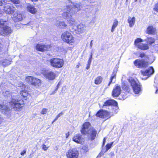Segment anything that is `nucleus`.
I'll return each mask as SVG.
<instances>
[{
	"instance_id": "nucleus-32",
	"label": "nucleus",
	"mask_w": 158,
	"mask_h": 158,
	"mask_svg": "<svg viewBox=\"0 0 158 158\" xmlns=\"http://www.w3.org/2000/svg\"><path fill=\"white\" fill-rule=\"evenodd\" d=\"M71 15L69 13L67 12H64L62 14V16L65 19L67 20H69V18Z\"/></svg>"
},
{
	"instance_id": "nucleus-22",
	"label": "nucleus",
	"mask_w": 158,
	"mask_h": 158,
	"mask_svg": "<svg viewBox=\"0 0 158 158\" xmlns=\"http://www.w3.org/2000/svg\"><path fill=\"white\" fill-rule=\"evenodd\" d=\"M155 29L152 26H148L147 30L146 32L149 34H154L155 32Z\"/></svg>"
},
{
	"instance_id": "nucleus-50",
	"label": "nucleus",
	"mask_w": 158,
	"mask_h": 158,
	"mask_svg": "<svg viewBox=\"0 0 158 158\" xmlns=\"http://www.w3.org/2000/svg\"><path fill=\"white\" fill-rule=\"evenodd\" d=\"M63 114V113L62 112H61L57 116L58 117V118H59Z\"/></svg>"
},
{
	"instance_id": "nucleus-49",
	"label": "nucleus",
	"mask_w": 158,
	"mask_h": 158,
	"mask_svg": "<svg viewBox=\"0 0 158 158\" xmlns=\"http://www.w3.org/2000/svg\"><path fill=\"white\" fill-rule=\"evenodd\" d=\"M106 140V138H104L103 140V143H102V147L103 146L105 145V143Z\"/></svg>"
},
{
	"instance_id": "nucleus-14",
	"label": "nucleus",
	"mask_w": 158,
	"mask_h": 158,
	"mask_svg": "<svg viewBox=\"0 0 158 158\" xmlns=\"http://www.w3.org/2000/svg\"><path fill=\"white\" fill-rule=\"evenodd\" d=\"M117 71V69L116 68H114L111 74V76L110 79V81L108 83L107 88L109 87L111 83H114L115 82V79L116 77V74Z\"/></svg>"
},
{
	"instance_id": "nucleus-2",
	"label": "nucleus",
	"mask_w": 158,
	"mask_h": 158,
	"mask_svg": "<svg viewBox=\"0 0 158 158\" xmlns=\"http://www.w3.org/2000/svg\"><path fill=\"white\" fill-rule=\"evenodd\" d=\"M81 132L83 135H88L89 138L91 140L95 139L97 134L96 131L91 127V124L89 122H86L84 123L81 130Z\"/></svg>"
},
{
	"instance_id": "nucleus-44",
	"label": "nucleus",
	"mask_w": 158,
	"mask_h": 158,
	"mask_svg": "<svg viewBox=\"0 0 158 158\" xmlns=\"http://www.w3.org/2000/svg\"><path fill=\"white\" fill-rule=\"evenodd\" d=\"M48 111V110L45 108L43 109L42 111L41 112V113L42 114H46Z\"/></svg>"
},
{
	"instance_id": "nucleus-53",
	"label": "nucleus",
	"mask_w": 158,
	"mask_h": 158,
	"mask_svg": "<svg viewBox=\"0 0 158 158\" xmlns=\"http://www.w3.org/2000/svg\"><path fill=\"white\" fill-rule=\"evenodd\" d=\"M87 1L89 3H91L94 2V0H87Z\"/></svg>"
},
{
	"instance_id": "nucleus-3",
	"label": "nucleus",
	"mask_w": 158,
	"mask_h": 158,
	"mask_svg": "<svg viewBox=\"0 0 158 158\" xmlns=\"http://www.w3.org/2000/svg\"><path fill=\"white\" fill-rule=\"evenodd\" d=\"M111 106L112 110V111H109L108 112H111V113L113 114H115L118 112V103L117 102L113 100H108L106 101L103 105L102 107L107 108V106Z\"/></svg>"
},
{
	"instance_id": "nucleus-47",
	"label": "nucleus",
	"mask_w": 158,
	"mask_h": 158,
	"mask_svg": "<svg viewBox=\"0 0 158 158\" xmlns=\"http://www.w3.org/2000/svg\"><path fill=\"white\" fill-rule=\"evenodd\" d=\"M26 149H24L23 152H21L20 154L22 156H24L26 154Z\"/></svg>"
},
{
	"instance_id": "nucleus-34",
	"label": "nucleus",
	"mask_w": 158,
	"mask_h": 158,
	"mask_svg": "<svg viewBox=\"0 0 158 158\" xmlns=\"http://www.w3.org/2000/svg\"><path fill=\"white\" fill-rule=\"evenodd\" d=\"M122 88L124 91L128 93L130 91V89L128 86L125 83H122Z\"/></svg>"
},
{
	"instance_id": "nucleus-59",
	"label": "nucleus",
	"mask_w": 158,
	"mask_h": 158,
	"mask_svg": "<svg viewBox=\"0 0 158 158\" xmlns=\"http://www.w3.org/2000/svg\"><path fill=\"white\" fill-rule=\"evenodd\" d=\"M158 92V88H157L156 90V91L155 92V93L156 94H157Z\"/></svg>"
},
{
	"instance_id": "nucleus-9",
	"label": "nucleus",
	"mask_w": 158,
	"mask_h": 158,
	"mask_svg": "<svg viewBox=\"0 0 158 158\" xmlns=\"http://www.w3.org/2000/svg\"><path fill=\"white\" fill-rule=\"evenodd\" d=\"M74 28L72 26V28H70V30L72 32H74L77 30L78 32H80V33H84L85 31L86 26L84 24H80L78 26L74 25L73 26Z\"/></svg>"
},
{
	"instance_id": "nucleus-19",
	"label": "nucleus",
	"mask_w": 158,
	"mask_h": 158,
	"mask_svg": "<svg viewBox=\"0 0 158 158\" xmlns=\"http://www.w3.org/2000/svg\"><path fill=\"white\" fill-rule=\"evenodd\" d=\"M121 92V89L120 87L119 86L116 85L112 91V95L113 97L118 96L120 94Z\"/></svg>"
},
{
	"instance_id": "nucleus-55",
	"label": "nucleus",
	"mask_w": 158,
	"mask_h": 158,
	"mask_svg": "<svg viewBox=\"0 0 158 158\" xmlns=\"http://www.w3.org/2000/svg\"><path fill=\"white\" fill-rule=\"evenodd\" d=\"M69 135V132H68L66 134V138H67Z\"/></svg>"
},
{
	"instance_id": "nucleus-52",
	"label": "nucleus",
	"mask_w": 158,
	"mask_h": 158,
	"mask_svg": "<svg viewBox=\"0 0 158 158\" xmlns=\"http://www.w3.org/2000/svg\"><path fill=\"white\" fill-rule=\"evenodd\" d=\"M92 56H93V53L92 52H91L90 54V56L89 57V59L92 60V58H93Z\"/></svg>"
},
{
	"instance_id": "nucleus-10",
	"label": "nucleus",
	"mask_w": 158,
	"mask_h": 158,
	"mask_svg": "<svg viewBox=\"0 0 158 158\" xmlns=\"http://www.w3.org/2000/svg\"><path fill=\"white\" fill-rule=\"evenodd\" d=\"M96 116L101 118L108 117L109 118L113 116V114L111 113V112H108L107 111L101 110L97 112Z\"/></svg>"
},
{
	"instance_id": "nucleus-7",
	"label": "nucleus",
	"mask_w": 158,
	"mask_h": 158,
	"mask_svg": "<svg viewBox=\"0 0 158 158\" xmlns=\"http://www.w3.org/2000/svg\"><path fill=\"white\" fill-rule=\"evenodd\" d=\"M134 64L139 68H145L148 65V60L146 59L136 60L134 62Z\"/></svg>"
},
{
	"instance_id": "nucleus-24",
	"label": "nucleus",
	"mask_w": 158,
	"mask_h": 158,
	"mask_svg": "<svg viewBox=\"0 0 158 158\" xmlns=\"http://www.w3.org/2000/svg\"><path fill=\"white\" fill-rule=\"evenodd\" d=\"M56 24V25L59 26L60 27L63 29L65 28L67 26V25L64 22L57 21Z\"/></svg>"
},
{
	"instance_id": "nucleus-17",
	"label": "nucleus",
	"mask_w": 158,
	"mask_h": 158,
	"mask_svg": "<svg viewBox=\"0 0 158 158\" xmlns=\"http://www.w3.org/2000/svg\"><path fill=\"white\" fill-rule=\"evenodd\" d=\"M154 72V70L152 67H149L145 71H141L142 75L143 76H148V77L153 74Z\"/></svg>"
},
{
	"instance_id": "nucleus-1",
	"label": "nucleus",
	"mask_w": 158,
	"mask_h": 158,
	"mask_svg": "<svg viewBox=\"0 0 158 158\" xmlns=\"http://www.w3.org/2000/svg\"><path fill=\"white\" fill-rule=\"evenodd\" d=\"M3 95L6 97L8 99H10L9 102L11 109L8 107L4 103L0 104V112L5 115L6 118H10L11 113V109H14L15 110H18L24 106V102L21 99L18 100V98L15 93L6 91L3 93Z\"/></svg>"
},
{
	"instance_id": "nucleus-58",
	"label": "nucleus",
	"mask_w": 158,
	"mask_h": 158,
	"mask_svg": "<svg viewBox=\"0 0 158 158\" xmlns=\"http://www.w3.org/2000/svg\"><path fill=\"white\" fill-rule=\"evenodd\" d=\"M2 121L3 118L0 115V124L2 122Z\"/></svg>"
},
{
	"instance_id": "nucleus-12",
	"label": "nucleus",
	"mask_w": 158,
	"mask_h": 158,
	"mask_svg": "<svg viewBox=\"0 0 158 158\" xmlns=\"http://www.w3.org/2000/svg\"><path fill=\"white\" fill-rule=\"evenodd\" d=\"M11 32V28L7 26H4L0 29V34L3 36L10 35Z\"/></svg>"
},
{
	"instance_id": "nucleus-4",
	"label": "nucleus",
	"mask_w": 158,
	"mask_h": 158,
	"mask_svg": "<svg viewBox=\"0 0 158 158\" xmlns=\"http://www.w3.org/2000/svg\"><path fill=\"white\" fill-rule=\"evenodd\" d=\"M69 2L70 4L67 6L66 9L68 11L72 13L73 14L77 12L82 8V4L80 2L72 3L70 1Z\"/></svg>"
},
{
	"instance_id": "nucleus-6",
	"label": "nucleus",
	"mask_w": 158,
	"mask_h": 158,
	"mask_svg": "<svg viewBox=\"0 0 158 158\" xmlns=\"http://www.w3.org/2000/svg\"><path fill=\"white\" fill-rule=\"evenodd\" d=\"M128 81L130 82L135 94H137L139 93L141 91V88L139 82L138 81H135L131 77L129 78Z\"/></svg>"
},
{
	"instance_id": "nucleus-33",
	"label": "nucleus",
	"mask_w": 158,
	"mask_h": 158,
	"mask_svg": "<svg viewBox=\"0 0 158 158\" xmlns=\"http://www.w3.org/2000/svg\"><path fill=\"white\" fill-rule=\"evenodd\" d=\"M23 19V17L20 14H18L15 17L14 20L15 22H18L22 20Z\"/></svg>"
},
{
	"instance_id": "nucleus-28",
	"label": "nucleus",
	"mask_w": 158,
	"mask_h": 158,
	"mask_svg": "<svg viewBox=\"0 0 158 158\" xmlns=\"http://www.w3.org/2000/svg\"><path fill=\"white\" fill-rule=\"evenodd\" d=\"M34 78L33 77L31 76L27 77L25 79V81L28 84L32 85V84L33 83Z\"/></svg>"
},
{
	"instance_id": "nucleus-45",
	"label": "nucleus",
	"mask_w": 158,
	"mask_h": 158,
	"mask_svg": "<svg viewBox=\"0 0 158 158\" xmlns=\"http://www.w3.org/2000/svg\"><path fill=\"white\" fill-rule=\"evenodd\" d=\"M153 9L155 11L158 12V2L155 4V7Z\"/></svg>"
},
{
	"instance_id": "nucleus-41",
	"label": "nucleus",
	"mask_w": 158,
	"mask_h": 158,
	"mask_svg": "<svg viewBox=\"0 0 158 158\" xmlns=\"http://www.w3.org/2000/svg\"><path fill=\"white\" fill-rule=\"evenodd\" d=\"M17 86V85H16ZM17 86L21 87H25V85L22 83V82H19L17 85Z\"/></svg>"
},
{
	"instance_id": "nucleus-8",
	"label": "nucleus",
	"mask_w": 158,
	"mask_h": 158,
	"mask_svg": "<svg viewBox=\"0 0 158 158\" xmlns=\"http://www.w3.org/2000/svg\"><path fill=\"white\" fill-rule=\"evenodd\" d=\"M61 37L63 41L69 44L72 43L74 41V40L71 34L68 31L63 33Z\"/></svg>"
},
{
	"instance_id": "nucleus-26",
	"label": "nucleus",
	"mask_w": 158,
	"mask_h": 158,
	"mask_svg": "<svg viewBox=\"0 0 158 158\" xmlns=\"http://www.w3.org/2000/svg\"><path fill=\"white\" fill-rule=\"evenodd\" d=\"M0 64H1L3 66H6L10 64V61L6 59H3L0 61Z\"/></svg>"
},
{
	"instance_id": "nucleus-38",
	"label": "nucleus",
	"mask_w": 158,
	"mask_h": 158,
	"mask_svg": "<svg viewBox=\"0 0 158 158\" xmlns=\"http://www.w3.org/2000/svg\"><path fill=\"white\" fill-rule=\"evenodd\" d=\"M139 56L141 58L144 57L145 58V59H146L147 60H148V56L143 53H140L139 54Z\"/></svg>"
},
{
	"instance_id": "nucleus-27",
	"label": "nucleus",
	"mask_w": 158,
	"mask_h": 158,
	"mask_svg": "<svg viewBox=\"0 0 158 158\" xmlns=\"http://www.w3.org/2000/svg\"><path fill=\"white\" fill-rule=\"evenodd\" d=\"M93 9L92 8H88L85 9L86 15L89 17V16H92L94 14L93 12Z\"/></svg>"
},
{
	"instance_id": "nucleus-43",
	"label": "nucleus",
	"mask_w": 158,
	"mask_h": 158,
	"mask_svg": "<svg viewBox=\"0 0 158 158\" xmlns=\"http://www.w3.org/2000/svg\"><path fill=\"white\" fill-rule=\"evenodd\" d=\"M108 150L106 148H103L102 151H101V152L100 153V154H102V155L104 154V153L106 152Z\"/></svg>"
},
{
	"instance_id": "nucleus-37",
	"label": "nucleus",
	"mask_w": 158,
	"mask_h": 158,
	"mask_svg": "<svg viewBox=\"0 0 158 158\" xmlns=\"http://www.w3.org/2000/svg\"><path fill=\"white\" fill-rule=\"evenodd\" d=\"M20 94L24 97H27L28 95V93L26 91L23 90L20 92Z\"/></svg>"
},
{
	"instance_id": "nucleus-42",
	"label": "nucleus",
	"mask_w": 158,
	"mask_h": 158,
	"mask_svg": "<svg viewBox=\"0 0 158 158\" xmlns=\"http://www.w3.org/2000/svg\"><path fill=\"white\" fill-rule=\"evenodd\" d=\"M11 2L15 4H18L20 3V1L19 0H10Z\"/></svg>"
},
{
	"instance_id": "nucleus-51",
	"label": "nucleus",
	"mask_w": 158,
	"mask_h": 158,
	"mask_svg": "<svg viewBox=\"0 0 158 158\" xmlns=\"http://www.w3.org/2000/svg\"><path fill=\"white\" fill-rule=\"evenodd\" d=\"M93 40H92L91 42H90V48H91L92 47V46H93V43H92V42L93 41Z\"/></svg>"
},
{
	"instance_id": "nucleus-23",
	"label": "nucleus",
	"mask_w": 158,
	"mask_h": 158,
	"mask_svg": "<svg viewBox=\"0 0 158 158\" xmlns=\"http://www.w3.org/2000/svg\"><path fill=\"white\" fill-rule=\"evenodd\" d=\"M70 19H69V20H67L68 22L69 23V24H70V26H71V27L70 28H72V27H73H73L74 25H76L75 24L76 23V22H75V19L72 18L71 15V17L69 18Z\"/></svg>"
},
{
	"instance_id": "nucleus-56",
	"label": "nucleus",
	"mask_w": 158,
	"mask_h": 158,
	"mask_svg": "<svg viewBox=\"0 0 158 158\" xmlns=\"http://www.w3.org/2000/svg\"><path fill=\"white\" fill-rule=\"evenodd\" d=\"M90 65V64L89 65V64L88 63L87 67H86V69H88L89 68Z\"/></svg>"
},
{
	"instance_id": "nucleus-64",
	"label": "nucleus",
	"mask_w": 158,
	"mask_h": 158,
	"mask_svg": "<svg viewBox=\"0 0 158 158\" xmlns=\"http://www.w3.org/2000/svg\"><path fill=\"white\" fill-rule=\"evenodd\" d=\"M128 0H126V2H127V1Z\"/></svg>"
},
{
	"instance_id": "nucleus-48",
	"label": "nucleus",
	"mask_w": 158,
	"mask_h": 158,
	"mask_svg": "<svg viewBox=\"0 0 158 158\" xmlns=\"http://www.w3.org/2000/svg\"><path fill=\"white\" fill-rule=\"evenodd\" d=\"M2 4H3V2H2L1 1H0V6H2ZM2 15V12L0 10V16H1Z\"/></svg>"
},
{
	"instance_id": "nucleus-30",
	"label": "nucleus",
	"mask_w": 158,
	"mask_h": 158,
	"mask_svg": "<svg viewBox=\"0 0 158 158\" xmlns=\"http://www.w3.org/2000/svg\"><path fill=\"white\" fill-rule=\"evenodd\" d=\"M102 80V78L101 76H98L96 78L94 81V83L96 85L101 83Z\"/></svg>"
},
{
	"instance_id": "nucleus-20",
	"label": "nucleus",
	"mask_w": 158,
	"mask_h": 158,
	"mask_svg": "<svg viewBox=\"0 0 158 158\" xmlns=\"http://www.w3.org/2000/svg\"><path fill=\"white\" fill-rule=\"evenodd\" d=\"M27 10L32 14H35L37 12L36 9L33 6L30 4H28L27 7Z\"/></svg>"
},
{
	"instance_id": "nucleus-62",
	"label": "nucleus",
	"mask_w": 158,
	"mask_h": 158,
	"mask_svg": "<svg viewBox=\"0 0 158 158\" xmlns=\"http://www.w3.org/2000/svg\"><path fill=\"white\" fill-rule=\"evenodd\" d=\"M102 155V154H100V153L99 154V155L100 156H101Z\"/></svg>"
},
{
	"instance_id": "nucleus-5",
	"label": "nucleus",
	"mask_w": 158,
	"mask_h": 158,
	"mask_svg": "<svg viewBox=\"0 0 158 158\" xmlns=\"http://www.w3.org/2000/svg\"><path fill=\"white\" fill-rule=\"evenodd\" d=\"M51 66L56 68L62 67L64 65V61L62 59L57 58H53L49 60Z\"/></svg>"
},
{
	"instance_id": "nucleus-21",
	"label": "nucleus",
	"mask_w": 158,
	"mask_h": 158,
	"mask_svg": "<svg viewBox=\"0 0 158 158\" xmlns=\"http://www.w3.org/2000/svg\"><path fill=\"white\" fill-rule=\"evenodd\" d=\"M135 17L132 18L129 17L128 19V22L129 24V26L130 27H132L134 25L135 23Z\"/></svg>"
},
{
	"instance_id": "nucleus-16",
	"label": "nucleus",
	"mask_w": 158,
	"mask_h": 158,
	"mask_svg": "<svg viewBox=\"0 0 158 158\" xmlns=\"http://www.w3.org/2000/svg\"><path fill=\"white\" fill-rule=\"evenodd\" d=\"M50 48V45H45L41 44H38L36 46V48L38 51L43 52L48 50Z\"/></svg>"
},
{
	"instance_id": "nucleus-36",
	"label": "nucleus",
	"mask_w": 158,
	"mask_h": 158,
	"mask_svg": "<svg viewBox=\"0 0 158 158\" xmlns=\"http://www.w3.org/2000/svg\"><path fill=\"white\" fill-rule=\"evenodd\" d=\"M142 41V40L140 38H138L135 40L134 42L135 44L137 47H138L139 44L141 43L140 42H141Z\"/></svg>"
},
{
	"instance_id": "nucleus-11",
	"label": "nucleus",
	"mask_w": 158,
	"mask_h": 158,
	"mask_svg": "<svg viewBox=\"0 0 158 158\" xmlns=\"http://www.w3.org/2000/svg\"><path fill=\"white\" fill-rule=\"evenodd\" d=\"M78 155V151L75 148L69 150L66 153V156L68 158H77Z\"/></svg>"
},
{
	"instance_id": "nucleus-46",
	"label": "nucleus",
	"mask_w": 158,
	"mask_h": 158,
	"mask_svg": "<svg viewBox=\"0 0 158 158\" xmlns=\"http://www.w3.org/2000/svg\"><path fill=\"white\" fill-rule=\"evenodd\" d=\"M48 148L46 147V146L44 144H43L42 148L44 150L46 151L47 149Z\"/></svg>"
},
{
	"instance_id": "nucleus-31",
	"label": "nucleus",
	"mask_w": 158,
	"mask_h": 158,
	"mask_svg": "<svg viewBox=\"0 0 158 158\" xmlns=\"http://www.w3.org/2000/svg\"><path fill=\"white\" fill-rule=\"evenodd\" d=\"M145 40L149 45H152V44L155 42V39L151 37H148Z\"/></svg>"
},
{
	"instance_id": "nucleus-29",
	"label": "nucleus",
	"mask_w": 158,
	"mask_h": 158,
	"mask_svg": "<svg viewBox=\"0 0 158 158\" xmlns=\"http://www.w3.org/2000/svg\"><path fill=\"white\" fill-rule=\"evenodd\" d=\"M40 83L41 81L40 79L34 78L33 79V83L32 85L35 86H39L40 85Z\"/></svg>"
},
{
	"instance_id": "nucleus-57",
	"label": "nucleus",
	"mask_w": 158,
	"mask_h": 158,
	"mask_svg": "<svg viewBox=\"0 0 158 158\" xmlns=\"http://www.w3.org/2000/svg\"><path fill=\"white\" fill-rule=\"evenodd\" d=\"M91 61H92V60L89 59V60H88V63L89 64V65L91 64Z\"/></svg>"
},
{
	"instance_id": "nucleus-25",
	"label": "nucleus",
	"mask_w": 158,
	"mask_h": 158,
	"mask_svg": "<svg viewBox=\"0 0 158 158\" xmlns=\"http://www.w3.org/2000/svg\"><path fill=\"white\" fill-rule=\"evenodd\" d=\"M137 47L142 50H146L149 48V47L147 44H143L142 43H139Z\"/></svg>"
},
{
	"instance_id": "nucleus-35",
	"label": "nucleus",
	"mask_w": 158,
	"mask_h": 158,
	"mask_svg": "<svg viewBox=\"0 0 158 158\" xmlns=\"http://www.w3.org/2000/svg\"><path fill=\"white\" fill-rule=\"evenodd\" d=\"M118 24V21L116 19L114 20V22L113 23L112 26V29L111 30V31L113 32L114 30V29L117 26Z\"/></svg>"
},
{
	"instance_id": "nucleus-39",
	"label": "nucleus",
	"mask_w": 158,
	"mask_h": 158,
	"mask_svg": "<svg viewBox=\"0 0 158 158\" xmlns=\"http://www.w3.org/2000/svg\"><path fill=\"white\" fill-rule=\"evenodd\" d=\"M114 143L113 142H112L110 143H108L106 145V148L108 150L110 149L112 146L113 143Z\"/></svg>"
},
{
	"instance_id": "nucleus-63",
	"label": "nucleus",
	"mask_w": 158,
	"mask_h": 158,
	"mask_svg": "<svg viewBox=\"0 0 158 158\" xmlns=\"http://www.w3.org/2000/svg\"><path fill=\"white\" fill-rule=\"evenodd\" d=\"M135 0V2H137V1L138 0Z\"/></svg>"
},
{
	"instance_id": "nucleus-61",
	"label": "nucleus",
	"mask_w": 158,
	"mask_h": 158,
	"mask_svg": "<svg viewBox=\"0 0 158 158\" xmlns=\"http://www.w3.org/2000/svg\"><path fill=\"white\" fill-rule=\"evenodd\" d=\"M58 85H59V84L57 85V88L55 90V91H56L58 88Z\"/></svg>"
},
{
	"instance_id": "nucleus-13",
	"label": "nucleus",
	"mask_w": 158,
	"mask_h": 158,
	"mask_svg": "<svg viewBox=\"0 0 158 158\" xmlns=\"http://www.w3.org/2000/svg\"><path fill=\"white\" fill-rule=\"evenodd\" d=\"M44 75L46 79L50 80H53L55 79L56 74L52 71H47L44 73Z\"/></svg>"
},
{
	"instance_id": "nucleus-54",
	"label": "nucleus",
	"mask_w": 158,
	"mask_h": 158,
	"mask_svg": "<svg viewBox=\"0 0 158 158\" xmlns=\"http://www.w3.org/2000/svg\"><path fill=\"white\" fill-rule=\"evenodd\" d=\"M58 118H58V117L56 116L55 119L52 122V123H53L54 122H55L58 119Z\"/></svg>"
},
{
	"instance_id": "nucleus-15",
	"label": "nucleus",
	"mask_w": 158,
	"mask_h": 158,
	"mask_svg": "<svg viewBox=\"0 0 158 158\" xmlns=\"http://www.w3.org/2000/svg\"><path fill=\"white\" fill-rule=\"evenodd\" d=\"M16 9L12 6L7 5L5 6L4 9V11L7 14L12 15L14 13Z\"/></svg>"
},
{
	"instance_id": "nucleus-18",
	"label": "nucleus",
	"mask_w": 158,
	"mask_h": 158,
	"mask_svg": "<svg viewBox=\"0 0 158 158\" xmlns=\"http://www.w3.org/2000/svg\"><path fill=\"white\" fill-rule=\"evenodd\" d=\"M85 137L80 134L76 135L73 138V141L77 143H81L83 141Z\"/></svg>"
},
{
	"instance_id": "nucleus-40",
	"label": "nucleus",
	"mask_w": 158,
	"mask_h": 158,
	"mask_svg": "<svg viewBox=\"0 0 158 158\" xmlns=\"http://www.w3.org/2000/svg\"><path fill=\"white\" fill-rule=\"evenodd\" d=\"M6 21V20L0 19V27L2 26Z\"/></svg>"
},
{
	"instance_id": "nucleus-60",
	"label": "nucleus",
	"mask_w": 158,
	"mask_h": 158,
	"mask_svg": "<svg viewBox=\"0 0 158 158\" xmlns=\"http://www.w3.org/2000/svg\"><path fill=\"white\" fill-rule=\"evenodd\" d=\"M156 47L157 48H155V50L156 51H158V45L157 46H156Z\"/></svg>"
}]
</instances>
